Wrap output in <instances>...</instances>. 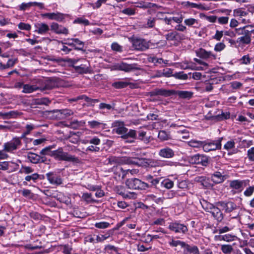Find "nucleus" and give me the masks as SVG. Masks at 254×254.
Masks as SVG:
<instances>
[{"mask_svg":"<svg viewBox=\"0 0 254 254\" xmlns=\"http://www.w3.org/2000/svg\"><path fill=\"white\" fill-rule=\"evenodd\" d=\"M51 156L59 161H65L76 163H80V160L78 157L70 155L67 152H64L63 149L61 147L52 151Z\"/></svg>","mask_w":254,"mask_h":254,"instance_id":"obj_1","label":"nucleus"},{"mask_svg":"<svg viewBox=\"0 0 254 254\" xmlns=\"http://www.w3.org/2000/svg\"><path fill=\"white\" fill-rule=\"evenodd\" d=\"M168 244L169 246L172 247H177L180 246L181 248L183 249L184 254H200L197 246L189 245L184 241L176 240L172 238L171 240L168 242Z\"/></svg>","mask_w":254,"mask_h":254,"instance_id":"obj_2","label":"nucleus"},{"mask_svg":"<svg viewBox=\"0 0 254 254\" xmlns=\"http://www.w3.org/2000/svg\"><path fill=\"white\" fill-rule=\"evenodd\" d=\"M126 185L128 189L132 190H146L150 188L148 184L135 178L127 179Z\"/></svg>","mask_w":254,"mask_h":254,"instance_id":"obj_3","label":"nucleus"},{"mask_svg":"<svg viewBox=\"0 0 254 254\" xmlns=\"http://www.w3.org/2000/svg\"><path fill=\"white\" fill-rule=\"evenodd\" d=\"M168 229L176 234H185L188 231V226L180 221H174L169 223Z\"/></svg>","mask_w":254,"mask_h":254,"instance_id":"obj_4","label":"nucleus"},{"mask_svg":"<svg viewBox=\"0 0 254 254\" xmlns=\"http://www.w3.org/2000/svg\"><path fill=\"white\" fill-rule=\"evenodd\" d=\"M189 162L191 164L207 166L209 163V159L207 156L198 154L190 157Z\"/></svg>","mask_w":254,"mask_h":254,"instance_id":"obj_5","label":"nucleus"},{"mask_svg":"<svg viewBox=\"0 0 254 254\" xmlns=\"http://www.w3.org/2000/svg\"><path fill=\"white\" fill-rule=\"evenodd\" d=\"M222 137L219 138L217 140L211 142L205 143L203 142V150L205 152H209L216 149H220L221 148V141Z\"/></svg>","mask_w":254,"mask_h":254,"instance_id":"obj_6","label":"nucleus"},{"mask_svg":"<svg viewBox=\"0 0 254 254\" xmlns=\"http://www.w3.org/2000/svg\"><path fill=\"white\" fill-rule=\"evenodd\" d=\"M217 206H219L223 208L225 213H230L233 210L237 209L238 206L235 203L232 201H221L216 202Z\"/></svg>","mask_w":254,"mask_h":254,"instance_id":"obj_7","label":"nucleus"},{"mask_svg":"<svg viewBox=\"0 0 254 254\" xmlns=\"http://www.w3.org/2000/svg\"><path fill=\"white\" fill-rule=\"evenodd\" d=\"M21 144V140L19 138L15 137L10 141L6 142L3 144L4 150L6 152H11L17 149V146Z\"/></svg>","mask_w":254,"mask_h":254,"instance_id":"obj_8","label":"nucleus"},{"mask_svg":"<svg viewBox=\"0 0 254 254\" xmlns=\"http://www.w3.org/2000/svg\"><path fill=\"white\" fill-rule=\"evenodd\" d=\"M59 86L58 79L51 78L46 80L43 85L39 86L40 90H51Z\"/></svg>","mask_w":254,"mask_h":254,"instance_id":"obj_9","label":"nucleus"},{"mask_svg":"<svg viewBox=\"0 0 254 254\" xmlns=\"http://www.w3.org/2000/svg\"><path fill=\"white\" fill-rule=\"evenodd\" d=\"M117 67L118 69L125 72H130L141 69L137 64H128L124 62L118 64Z\"/></svg>","mask_w":254,"mask_h":254,"instance_id":"obj_10","label":"nucleus"},{"mask_svg":"<svg viewBox=\"0 0 254 254\" xmlns=\"http://www.w3.org/2000/svg\"><path fill=\"white\" fill-rule=\"evenodd\" d=\"M246 186V183L244 180H235L230 182V187L236 190V191H234L233 193L241 192Z\"/></svg>","mask_w":254,"mask_h":254,"instance_id":"obj_11","label":"nucleus"},{"mask_svg":"<svg viewBox=\"0 0 254 254\" xmlns=\"http://www.w3.org/2000/svg\"><path fill=\"white\" fill-rule=\"evenodd\" d=\"M47 179L51 184L59 186L63 184V180L60 176L54 172L46 174Z\"/></svg>","mask_w":254,"mask_h":254,"instance_id":"obj_12","label":"nucleus"},{"mask_svg":"<svg viewBox=\"0 0 254 254\" xmlns=\"http://www.w3.org/2000/svg\"><path fill=\"white\" fill-rule=\"evenodd\" d=\"M184 19V16L182 14L178 13L177 16L172 17H165L162 19V21L165 24L173 26V23L175 22L177 24L182 23Z\"/></svg>","mask_w":254,"mask_h":254,"instance_id":"obj_13","label":"nucleus"},{"mask_svg":"<svg viewBox=\"0 0 254 254\" xmlns=\"http://www.w3.org/2000/svg\"><path fill=\"white\" fill-rule=\"evenodd\" d=\"M50 29L57 34L67 35L68 34V30L67 28L56 22L51 23Z\"/></svg>","mask_w":254,"mask_h":254,"instance_id":"obj_14","label":"nucleus"},{"mask_svg":"<svg viewBox=\"0 0 254 254\" xmlns=\"http://www.w3.org/2000/svg\"><path fill=\"white\" fill-rule=\"evenodd\" d=\"M133 47L135 50L144 51L148 48V44L143 39H136L133 41Z\"/></svg>","mask_w":254,"mask_h":254,"instance_id":"obj_15","label":"nucleus"},{"mask_svg":"<svg viewBox=\"0 0 254 254\" xmlns=\"http://www.w3.org/2000/svg\"><path fill=\"white\" fill-rule=\"evenodd\" d=\"M196 56L202 59H207L211 58L216 59V56L213 54L211 51H207L203 48H199L195 51Z\"/></svg>","mask_w":254,"mask_h":254,"instance_id":"obj_16","label":"nucleus"},{"mask_svg":"<svg viewBox=\"0 0 254 254\" xmlns=\"http://www.w3.org/2000/svg\"><path fill=\"white\" fill-rule=\"evenodd\" d=\"M34 26L35 28V32L41 35L46 34L51 29L48 25L45 23H36Z\"/></svg>","mask_w":254,"mask_h":254,"instance_id":"obj_17","label":"nucleus"},{"mask_svg":"<svg viewBox=\"0 0 254 254\" xmlns=\"http://www.w3.org/2000/svg\"><path fill=\"white\" fill-rule=\"evenodd\" d=\"M174 90H166L165 89H155L150 92L151 96H163L165 97L173 95Z\"/></svg>","mask_w":254,"mask_h":254,"instance_id":"obj_18","label":"nucleus"},{"mask_svg":"<svg viewBox=\"0 0 254 254\" xmlns=\"http://www.w3.org/2000/svg\"><path fill=\"white\" fill-rule=\"evenodd\" d=\"M224 174L225 172L223 169H220V171L215 172L211 175V180L215 184L222 183L225 179Z\"/></svg>","mask_w":254,"mask_h":254,"instance_id":"obj_19","label":"nucleus"},{"mask_svg":"<svg viewBox=\"0 0 254 254\" xmlns=\"http://www.w3.org/2000/svg\"><path fill=\"white\" fill-rule=\"evenodd\" d=\"M158 155L161 157L169 159L173 158L175 156V152L171 148L165 147L159 150Z\"/></svg>","mask_w":254,"mask_h":254,"instance_id":"obj_20","label":"nucleus"},{"mask_svg":"<svg viewBox=\"0 0 254 254\" xmlns=\"http://www.w3.org/2000/svg\"><path fill=\"white\" fill-rule=\"evenodd\" d=\"M218 206L215 204L210 213L212 214L215 220L218 222H221L224 219V214L220 209L218 208Z\"/></svg>","mask_w":254,"mask_h":254,"instance_id":"obj_21","label":"nucleus"},{"mask_svg":"<svg viewBox=\"0 0 254 254\" xmlns=\"http://www.w3.org/2000/svg\"><path fill=\"white\" fill-rule=\"evenodd\" d=\"M126 161V159L123 157H116L114 156H110L106 160V164L111 165L113 167L122 164Z\"/></svg>","mask_w":254,"mask_h":254,"instance_id":"obj_22","label":"nucleus"},{"mask_svg":"<svg viewBox=\"0 0 254 254\" xmlns=\"http://www.w3.org/2000/svg\"><path fill=\"white\" fill-rule=\"evenodd\" d=\"M54 113H56V118L62 119L66 118L73 114V112L69 109H62L56 110L53 111Z\"/></svg>","mask_w":254,"mask_h":254,"instance_id":"obj_23","label":"nucleus"},{"mask_svg":"<svg viewBox=\"0 0 254 254\" xmlns=\"http://www.w3.org/2000/svg\"><path fill=\"white\" fill-rule=\"evenodd\" d=\"M121 136V137L124 139H127V142L132 143L135 139H136V131L134 129H127V131Z\"/></svg>","mask_w":254,"mask_h":254,"instance_id":"obj_24","label":"nucleus"},{"mask_svg":"<svg viewBox=\"0 0 254 254\" xmlns=\"http://www.w3.org/2000/svg\"><path fill=\"white\" fill-rule=\"evenodd\" d=\"M165 38L168 41L182 40L184 39V35L177 31H173L167 34Z\"/></svg>","mask_w":254,"mask_h":254,"instance_id":"obj_25","label":"nucleus"},{"mask_svg":"<svg viewBox=\"0 0 254 254\" xmlns=\"http://www.w3.org/2000/svg\"><path fill=\"white\" fill-rule=\"evenodd\" d=\"M115 127L116 128L114 129L115 131L118 134L123 135L127 131V128L125 127L124 123L123 122L117 121L115 123Z\"/></svg>","mask_w":254,"mask_h":254,"instance_id":"obj_26","label":"nucleus"},{"mask_svg":"<svg viewBox=\"0 0 254 254\" xmlns=\"http://www.w3.org/2000/svg\"><path fill=\"white\" fill-rule=\"evenodd\" d=\"M44 16L50 19L55 20L59 22H62L64 19V15L59 12L46 13L44 14Z\"/></svg>","mask_w":254,"mask_h":254,"instance_id":"obj_27","label":"nucleus"},{"mask_svg":"<svg viewBox=\"0 0 254 254\" xmlns=\"http://www.w3.org/2000/svg\"><path fill=\"white\" fill-rule=\"evenodd\" d=\"M43 4L37 2H29L27 3L23 2L19 5V9L20 10L24 11L28 9L32 6H38L40 7L43 6Z\"/></svg>","mask_w":254,"mask_h":254,"instance_id":"obj_28","label":"nucleus"},{"mask_svg":"<svg viewBox=\"0 0 254 254\" xmlns=\"http://www.w3.org/2000/svg\"><path fill=\"white\" fill-rule=\"evenodd\" d=\"M37 90H40L39 86L36 85L26 84L23 85V89L22 92L23 93H31Z\"/></svg>","mask_w":254,"mask_h":254,"instance_id":"obj_29","label":"nucleus"},{"mask_svg":"<svg viewBox=\"0 0 254 254\" xmlns=\"http://www.w3.org/2000/svg\"><path fill=\"white\" fill-rule=\"evenodd\" d=\"M146 181L150 183V188L155 187L156 188L157 185L159 183L161 178H153V177L151 175H147L144 177Z\"/></svg>","mask_w":254,"mask_h":254,"instance_id":"obj_30","label":"nucleus"},{"mask_svg":"<svg viewBox=\"0 0 254 254\" xmlns=\"http://www.w3.org/2000/svg\"><path fill=\"white\" fill-rule=\"evenodd\" d=\"M175 94L178 95L180 98L183 99H190L192 96V93L188 91L174 90L173 95Z\"/></svg>","mask_w":254,"mask_h":254,"instance_id":"obj_31","label":"nucleus"},{"mask_svg":"<svg viewBox=\"0 0 254 254\" xmlns=\"http://www.w3.org/2000/svg\"><path fill=\"white\" fill-rule=\"evenodd\" d=\"M18 115L17 111H11L8 112H0V117L2 119H9L12 118H15Z\"/></svg>","mask_w":254,"mask_h":254,"instance_id":"obj_32","label":"nucleus"},{"mask_svg":"<svg viewBox=\"0 0 254 254\" xmlns=\"http://www.w3.org/2000/svg\"><path fill=\"white\" fill-rule=\"evenodd\" d=\"M82 61L84 62V64H81L80 65L74 66L73 65L76 70H78L79 68H82L83 73H87L89 71V64L88 61H86L85 59H81Z\"/></svg>","mask_w":254,"mask_h":254,"instance_id":"obj_33","label":"nucleus"},{"mask_svg":"<svg viewBox=\"0 0 254 254\" xmlns=\"http://www.w3.org/2000/svg\"><path fill=\"white\" fill-rule=\"evenodd\" d=\"M27 158L33 164L39 163V155L36 153L31 152H28L27 154Z\"/></svg>","mask_w":254,"mask_h":254,"instance_id":"obj_34","label":"nucleus"},{"mask_svg":"<svg viewBox=\"0 0 254 254\" xmlns=\"http://www.w3.org/2000/svg\"><path fill=\"white\" fill-rule=\"evenodd\" d=\"M200 203L201 204L203 208L207 212H209L212 210L214 206V204H213L207 201L202 199L200 200Z\"/></svg>","mask_w":254,"mask_h":254,"instance_id":"obj_35","label":"nucleus"},{"mask_svg":"<svg viewBox=\"0 0 254 254\" xmlns=\"http://www.w3.org/2000/svg\"><path fill=\"white\" fill-rule=\"evenodd\" d=\"M40 175L37 173H33L30 175H27L25 177V181L23 182V184L24 185H26V182H31L33 181L34 183L36 182V181L39 178Z\"/></svg>","mask_w":254,"mask_h":254,"instance_id":"obj_36","label":"nucleus"},{"mask_svg":"<svg viewBox=\"0 0 254 254\" xmlns=\"http://www.w3.org/2000/svg\"><path fill=\"white\" fill-rule=\"evenodd\" d=\"M71 41L74 42L75 44V50H80L85 52L83 49L84 43L83 42L80 41L77 38H73L71 39Z\"/></svg>","mask_w":254,"mask_h":254,"instance_id":"obj_37","label":"nucleus"},{"mask_svg":"<svg viewBox=\"0 0 254 254\" xmlns=\"http://www.w3.org/2000/svg\"><path fill=\"white\" fill-rule=\"evenodd\" d=\"M251 40L250 36H242L237 39V42L240 44L248 45L251 43Z\"/></svg>","mask_w":254,"mask_h":254,"instance_id":"obj_38","label":"nucleus"},{"mask_svg":"<svg viewBox=\"0 0 254 254\" xmlns=\"http://www.w3.org/2000/svg\"><path fill=\"white\" fill-rule=\"evenodd\" d=\"M236 33L239 35L252 37V34L244 27L235 29Z\"/></svg>","mask_w":254,"mask_h":254,"instance_id":"obj_39","label":"nucleus"},{"mask_svg":"<svg viewBox=\"0 0 254 254\" xmlns=\"http://www.w3.org/2000/svg\"><path fill=\"white\" fill-rule=\"evenodd\" d=\"M230 118V114L228 113H222L221 114L212 116V119L217 121H222Z\"/></svg>","mask_w":254,"mask_h":254,"instance_id":"obj_40","label":"nucleus"},{"mask_svg":"<svg viewBox=\"0 0 254 254\" xmlns=\"http://www.w3.org/2000/svg\"><path fill=\"white\" fill-rule=\"evenodd\" d=\"M74 24H79L87 26L90 25V22L88 20L84 18L83 17H78L76 18L73 21Z\"/></svg>","mask_w":254,"mask_h":254,"instance_id":"obj_41","label":"nucleus"},{"mask_svg":"<svg viewBox=\"0 0 254 254\" xmlns=\"http://www.w3.org/2000/svg\"><path fill=\"white\" fill-rule=\"evenodd\" d=\"M82 100H85L88 104L89 106H94L95 103H98L99 100L97 99H91L85 95H82Z\"/></svg>","mask_w":254,"mask_h":254,"instance_id":"obj_42","label":"nucleus"},{"mask_svg":"<svg viewBox=\"0 0 254 254\" xmlns=\"http://www.w3.org/2000/svg\"><path fill=\"white\" fill-rule=\"evenodd\" d=\"M156 21V18L149 17L147 19V23L143 25V27L146 28H153L155 26Z\"/></svg>","mask_w":254,"mask_h":254,"instance_id":"obj_43","label":"nucleus"},{"mask_svg":"<svg viewBox=\"0 0 254 254\" xmlns=\"http://www.w3.org/2000/svg\"><path fill=\"white\" fill-rule=\"evenodd\" d=\"M51 101L48 98H43L40 99H36L33 101L35 105H48Z\"/></svg>","mask_w":254,"mask_h":254,"instance_id":"obj_44","label":"nucleus"},{"mask_svg":"<svg viewBox=\"0 0 254 254\" xmlns=\"http://www.w3.org/2000/svg\"><path fill=\"white\" fill-rule=\"evenodd\" d=\"M221 250L225 254H230L233 251V248L230 245H223L221 247Z\"/></svg>","mask_w":254,"mask_h":254,"instance_id":"obj_45","label":"nucleus"},{"mask_svg":"<svg viewBox=\"0 0 254 254\" xmlns=\"http://www.w3.org/2000/svg\"><path fill=\"white\" fill-rule=\"evenodd\" d=\"M128 85V83L123 81H117L112 83V86L117 89L125 88Z\"/></svg>","mask_w":254,"mask_h":254,"instance_id":"obj_46","label":"nucleus"},{"mask_svg":"<svg viewBox=\"0 0 254 254\" xmlns=\"http://www.w3.org/2000/svg\"><path fill=\"white\" fill-rule=\"evenodd\" d=\"M161 185L167 189H170L173 187L174 183L172 181L167 179L161 182Z\"/></svg>","mask_w":254,"mask_h":254,"instance_id":"obj_47","label":"nucleus"},{"mask_svg":"<svg viewBox=\"0 0 254 254\" xmlns=\"http://www.w3.org/2000/svg\"><path fill=\"white\" fill-rule=\"evenodd\" d=\"M88 124L91 128H97L101 127L102 125H105V124L97 121H91L88 122Z\"/></svg>","mask_w":254,"mask_h":254,"instance_id":"obj_48","label":"nucleus"},{"mask_svg":"<svg viewBox=\"0 0 254 254\" xmlns=\"http://www.w3.org/2000/svg\"><path fill=\"white\" fill-rule=\"evenodd\" d=\"M25 127L26 130L25 131L23 132L21 136L19 137L20 139L25 138L26 136L29 134L31 131L34 128V126L33 125H27Z\"/></svg>","mask_w":254,"mask_h":254,"instance_id":"obj_49","label":"nucleus"},{"mask_svg":"<svg viewBox=\"0 0 254 254\" xmlns=\"http://www.w3.org/2000/svg\"><path fill=\"white\" fill-rule=\"evenodd\" d=\"M34 172V169L30 166L22 165L19 173L25 174H29Z\"/></svg>","mask_w":254,"mask_h":254,"instance_id":"obj_50","label":"nucleus"},{"mask_svg":"<svg viewBox=\"0 0 254 254\" xmlns=\"http://www.w3.org/2000/svg\"><path fill=\"white\" fill-rule=\"evenodd\" d=\"M189 145L192 147L198 148L203 146V142L195 140H191L189 142Z\"/></svg>","mask_w":254,"mask_h":254,"instance_id":"obj_51","label":"nucleus"},{"mask_svg":"<svg viewBox=\"0 0 254 254\" xmlns=\"http://www.w3.org/2000/svg\"><path fill=\"white\" fill-rule=\"evenodd\" d=\"M117 193L119 195L122 196L123 197L125 198H130V195H131V193H125L123 188L121 187L120 188H117Z\"/></svg>","mask_w":254,"mask_h":254,"instance_id":"obj_52","label":"nucleus"},{"mask_svg":"<svg viewBox=\"0 0 254 254\" xmlns=\"http://www.w3.org/2000/svg\"><path fill=\"white\" fill-rule=\"evenodd\" d=\"M234 13L235 16L239 17V18L245 17L248 14V12L241 9H235L234 10Z\"/></svg>","mask_w":254,"mask_h":254,"instance_id":"obj_53","label":"nucleus"},{"mask_svg":"<svg viewBox=\"0 0 254 254\" xmlns=\"http://www.w3.org/2000/svg\"><path fill=\"white\" fill-rule=\"evenodd\" d=\"M162 164V162L159 160L149 159V167H156L161 166Z\"/></svg>","mask_w":254,"mask_h":254,"instance_id":"obj_54","label":"nucleus"},{"mask_svg":"<svg viewBox=\"0 0 254 254\" xmlns=\"http://www.w3.org/2000/svg\"><path fill=\"white\" fill-rule=\"evenodd\" d=\"M86 142L97 146L100 144L101 140L97 137L95 136L89 140H87Z\"/></svg>","mask_w":254,"mask_h":254,"instance_id":"obj_55","label":"nucleus"},{"mask_svg":"<svg viewBox=\"0 0 254 254\" xmlns=\"http://www.w3.org/2000/svg\"><path fill=\"white\" fill-rule=\"evenodd\" d=\"M221 240H223L224 241L227 242H231L234 241L236 237L234 235H230V234H226L223 236H221Z\"/></svg>","mask_w":254,"mask_h":254,"instance_id":"obj_56","label":"nucleus"},{"mask_svg":"<svg viewBox=\"0 0 254 254\" xmlns=\"http://www.w3.org/2000/svg\"><path fill=\"white\" fill-rule=\"evenodd\" d=\"M82 198L88 203L94 202V200L92 198V195L91 193H84L83 194Z\"/></svg>","mask_w":254,"mask_h":254,"instance_id":"obj_57","label":"nucleus"},{"mask_svg":"<svg viewBox=\"0 0 254 254\" xmlns=\"http://www.w3.org/2000/svg\"><path fill=\"white\" fill-rule=\"evenodd\" d=\"M185 24L188 26H191L195 24H197V20L194 18H190L186 19L184 20Z\"/></svg>","mask_w":254,"mask_h":254,"instance_id":"obj_58","label":"nucleus"},{"mask_svg":"<svg viewBox=\"0 0 254 254\" xmlns=\"http://www.w3.org/2000/svg\"><path fill=\"white\" fill-rule=\"evenodd\" d=\"M110 226V224L107 222H100L99 223H96L95 224V226L99 229H105Z\"/></svg>","mask_w":254,"mask_h":254,"instance_id":"obj_59","label":"nucleus"},{"mask_svg":"<svg viewBox=\"0 0 254 254\" xmlns=\"http://www.w3.org/2000/svg\"><path fill=\"white\" fill-rule=\"evenodd\" d=\"M149 159H147L145 158L139 159V162L138 164H139L140 165L145 167H149Z\"/></svg>","mask_w":254,"mask_h":254,"instance_id":"obj_60","label":"nucleus"},{"mask_svg":"<svg viewBox=\"0 0 254 254\" xmlns=\"http://www.w3.org/2000/svg\"><path fill=\"white\" fill-rule=\"evenodd\" d=\"M235 142L234 140H230L227 142L224 145V148L227 150L232 149L235 147Z\"/></svg>","mask_w":254,"mask_h":254,"instance_id":"obj_61","label":"nucleus"},{"mask_svg":"<svg viewBox=\"0 0 254 254\" xmlns=\"http://www.w3.org/2000/svg\"><path fill=\"white\" fill-rule=\"evenodd\" d=\"M63 248V253L64 254H72L71 251L72 250V248L71 246L68 245H64L62 246Z\"/></svg>","mask_w":254,"mask_h":254,"instance_id":"obj_62","label":"nucleus"},{"mask_svg":"<svg viewBox=\"0 0 254 254\" xmlns=\"http://www.w3.org/2000/svg\"><path fill=\"white\" fill-rule=\"evenodd\" d=\"M254 192V186H251L247 189V190L244 191V194L246 196H250L253 194Z\"/></svg>","mask_w":254,"mask_h":254,"instance_id":"obj_63","label":"nucleus"},{"mask_svg":"<svg viewBox=\"0 0 254 254\" xmlns=\"http://www.w3.org/2000/svg\"><path fill=\"white\" fill-rule=\"evenodd\" d=\"M248 156L250 161H254V147H251L248 150Z\"/></svg>","mask_w":254,"mask_h":254,"instance_id":"obj_64","label":"nucleus"}]
</instances>
